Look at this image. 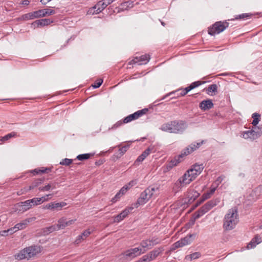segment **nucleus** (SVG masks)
Segmentation results:
<instances>
[{
	"label": "nucleus",
	"mask_w": 262,
	"mask_h": 262,
	"mask_svg": "<svg viewBox=\"0 0 262 262\" xmlns=\"http://www.w3.org/2000/svg\"><path fill=\"white\" fill-rule=\"evenodd\" d=\"M187 127L186 123L183 120L172 121L162 124L160 129L170 133L181 134Z\"/></svg>",
	"instance_id": "obj_1"
},
{
	"label": "nucleus",
	"mask_w": 262,
	"mask_h": 262,
	"mask_svg": "<svg viewBox=\"0 0 262 262\" xmlns=\"http://www.w3.org/2000/svg\"><path fill=\"white\" fill-rule=\"evenodd\" d=\"M238 222L237 209L234 207L228 210L223 220V228L225 230H231Z\"/></svg>",
	"instance_id": "obj_2"
},
{
	"label": "nucleus",
	"mask_w": 262,
	"mask_h": 262,
	"mask_svg": "<svg viewBox=\"0 0 262 262\" xmlns=\"http://www.w3.org/2000/svg\"><path fill=\"white\" fill-rule=\"evenodd\" d=\"M40 252V247L37 246H32L24 248L19 253L15 255V259L23 260L24 259H29L35 256Z\"/></svg>",
	"instance_id": "obj_3"
},
{
	"label": "nucleus",
	"mask_w": 262,
	"mask_h": 262,
	"mask_svg": "<svg viewBox=\"0 0 262 262\" xmlns=\"http://www.w3.org/2000/svg\"><path fill=\"white\" fill-rule=\"evenodd\" d=\"M203 143V141L201 142L194 143L190 145L188 147H186L184 150L182 151L181 155H179L178 159H172L169 163L167 165V169L169 170L173 166H176L180 162V158L184 156L189 155L194 150L198 148Z\"/></svg>",
	"instance_id": "obj_4"
},
{
	"label": "nucleus",
	"mask_w": 262,
	"mask_h": 262,
	"mask_svg": "<svg viewBox=\"0 0 262 262\" xmlns=\"http://www.w3.org/2000/svg\"><path fill=\"white\" fill-rule=\"evenodd\" d=\"M55 13L54 10L46 8L25 14L21 16L20 19L23 20H28L53 15Z\"/></svg>",
	"instance_id": "obj_5"
},
{
	"label": "nucleus",
	"mask_w": 262,
	"mask_h": 262,
	"mask_svg": "<svg viewBox=\"0 0 262 262\" xmlns=\"http://www.w3.org/2000/svg\"><path fill=\"white\" fill-rule=\"evenodd\" d=\"M220 202V198H216L207 202L194 214V219L196 220L207 212Z\"/></svg>",
	"instance_id": "obj_6"
},
{
	"label": "nucleus",
	"mask_w": 262,
	"mask_h": 262,
	"mask_svg": "<svg viewBox=\"0 0 262 262\" xmlns=\"http://www.w3.org/2000/svg\"><path fill=\"white\" fill-rule=\"evenodd\" d=\"M155 191V188H148L146 189L140 194L137 202L133 204V205L135 208H138L139 206L145 204L153 195Z\"/></svg>",
	"instance_id": "obj_7"
},
{
	"label": "nucleus",
	"mask_w": 262,
	"mask_h": 262,
	"mask_svg": "<svg viewBox=\"0 0 262 262\" xmlns=\"http://www.w3.org/2000/svg\"><path fill=\"white\" fill-rule=\"evenodd\" d=\"M115 0H101L97 2V3L90 8L88 11L89 14H97L101 13L105 8Z\"/></svg>",
	"instance_id": "obj_8"
},
{
	"label": "nucleus",
	"mask_w": 262,
	"mask_h": 262,
	"mask_svg": "<svg viewBox=\"0 0 262 262\" xmlns=\"http://www.w3.org/2000/svg\"><path fill=\"white\" fill-rule=\"evenodd\" d=\"M229 26V23L227 21L216 22L212 27L208 28V34L211 35L219 34L223 32Z\"/></svg>",
	"instance_id": "obj_9"
},
{
	"label": "nucleus",
	"mask_w": 262,
	"mask_h": 262,
	"mask_svg": "<svg viewBox=\"0 0 262 262\" xmlns=\"http://www.w3.org/2000/svg\"><path fill=\"white\" fill-rule=\"evenodd\" d=\"M260 128L258 127H253L251 129L243 132L242 137L246 139L254 140L260 136Z\"/></svg>",
	"instance_id": "obj_10"
},
{
	"label": "nucleus",
	"mask_w": 262,
	"mask_h": 262,
	"mask_svg": "<svg viewBox=\"0 0 262 262\" xmlns=\"http://www.w3.org/2000/svg\"><path fill=\"white\" fill-rule=\"evenodd\" d=\"M194 236V234H189L184 238L181 239L180 240L177 241L172 245L171 250H174L177 248L182 247L190 244L192 241V237Z\"/></svg>",
	"instance_id": "obj_11"
},
{
	"label": "nucleus",
	"mask_w": 262,
	"mask_h": 262,
	"mask_svg": "<svg viewBox=\"0 0 262 262\" xmlns=\"http://www.w3.org/2000/svg\"><path fill=\"white\" fill-rule=\"evenodd\" d=\"M150 56L148 54H145L140 57H135L130 62V64L137 63L138 65L145 64L150 59Z\"/></svg>",
	"instance_id": "obj_12"
},
{
	"label": "nucleus",
	"mask_w": 262,
	"mask_h": 262,
	"mask_svg": "<svg viewBox=\"0 0 262 262\" xmlns=\"http://www.w3.org/2000/svg\"><path fill=\"white\" fill-rule=\"evenodd\" d=\"M145 251H142V249L140 247H137L129 249L125 251V255L127 257H135L144 253Z\"/></svg>",
	"instance_id": "obj_13"
},
{
	"label": "nucleus",
	"mask_w": 262,
	"mask_h": 262,
	"mask_svg": "<svg viewBox=\"0 0 262 262\" xmlns=\"http://www.w3.org/2000/svg\"><path fill=\"white\" fill-rule=\"evenodd\" d=\"M186 180L182 179V180L179 178L174 184L172 187V191L176 193L180 191L182 188L186 186Z\"/></svg>",
	"instance_id": "obj_14"
},
{
	"label": "nucleus",
	"mask_w": 262,
	"mask_h": 262,
	"mask_svg": "<svg viewBox=\"0 0 262 262\" xmlns=\"http://www.w3.org/2000/svg\"><path fill=\"white\" fill-rule=\"evenodd\" d=\"M76 219L75 220H70L69 221L67 220L66 217H61L58 221L57 227L58 229H63L66 227L70 226L73 224L76 221Z\"/></svg>",
	"instance_id": "obj_15"
},
{
	"label": "nucleus",
	"mask_w": 262,
	"mask_h": 262,
	"mask_svg": "<svg viewBox=\"0 0 262 262\" xmlns=\"http://www.w3.org/2000/svg\"><path fill=\"white\" fill-rule=\"evenodd\" d=\"M35 219V217L28 218L23 221L22 222L17 224L13 228H12L14 229L15 232L18 230H22L27 227L29 223L34 221Z\"/></svg>",
	"instance_id": "obj_16"
},
{
	"label": "nucleus",
	"mask_w": 262,
	"mask_h": 262,
	"mask_svg": "<svg viewBox=\"0 0 262 262\" xmlns=\"http://www.w3.org/2000/svg\"><path fill=\"white\" fill-rule=\"evenodd\" d=\"M17 205L20 208L18 209L19 211L22 212L26 211L32 207V205L29 200L20 202Z\"/></svg>",
	"instance_id": "obj_17"
},
{
	"label": "nucleus",
	"mask_w": 262,
	"mask_h": 262,
	"mask_svg": "<svg viewBox=\"0 0 262 262\" xmlns=\"http://www.w3.org/2000/svg\"><path fill=\"white\" fill-rule=\"evenodd\" d=\"M213 106V103L211 100H203L200 103V107L203 111L211 108Z\"/></svg>",
	"instance_id": "obj_18"
},
{
	"label": "nucleus",
	"mask_w": 262,
	"mask_h": 262,
	"mask_svg": "<svg viewBox=\"0 0 262 262\" xmlns=\"http://www.w3.org/2000/svg\"><path fill=\"white\" fill-rule=\"evenodd\" d=\"M261 242V240L260 236L259 235H256L255 236L254 238L252 239L250 242L247 245V248L248 249L253 248L255 247V246L257 244L260 243Z\"/></svg>",
	"instance_id": "obj_19"
},
{
	"label": "nucleus",
	"mask_w": 262,
	"mask_h": 262,
	"mask_svg": "<svg viewBox=\"0 0 262 262\" xmlns=\"http://www.w3.org/2000/svg\"><path fill=\"white\" fill-rule=\"evenodd\" d=\"M200 195V193L196 191L189 189L187 191V197L188 198V202L191 203L194 201Z\"/></svg>",
	"instance_id": "obj_20"
},
{
	"label": "nucleus",
	"mask_w": 262,
	"mask_h": 262,
	"mask_svg": "<svg viewBox=\"0 0 262 262\" xmlns=\"http://www.w3.org/2000/svg\"><path fill=\"white\" fill-rule=\"evenodd\" d=\"M163 251V248L162 247H160L154 249L147 254L149 255L150 259L152 260L155 259Z\"/></svg>",
	"instance_id": "obj_21"
},
{
	"label": "nucleus",
	"mask_w": 262,
	"mask_h": 262,
	"mask_svg": "<svg viewBox=\"0 0 262 262\" xmlns=\"http://www.w3.org/2000/svg\"><path fill=\"white\" fill-rule=\"evenodd\" d=\"M152 148L148 147L145 149L142 154L140 155L137 159L136 162H142L151 152Z\"/></svg>",
	"instance_id": "obj_22"
},
{
	"label": "nucleus",
	"mask_w": 262,
	"mask_h": 262,
	"mask_svg": "<svg viewBox=\"0 0 262 262\" xmlns=\"http://www.w3.org/2000/svg\"><path fill=\"white\" fill-rule=\"evenodd\" d=\"M91 231L88 230H85L81 235L77 236L75 243L78 244L81 241L84 240L91 234Z\"/></svg>",
	"instance_id": "obj_23"
},
{
	"label": "nucleus",
	"mask_w": 262,
	"mask_h": 262,
	"mask_svg": "<svg viewBox=\"0 0 262 262\" xmlns=\"http://www.w3.org/2000/svg\"><path fill=\"white\" fill-rule=\"evenodd\" d=\"M53 22V20H51L50 19L44 18L37 20L35 21V23L37 24L38 27H39L47 26L50 24L51 23H52Z\"/></svg>",
	"instance_id": "obj_24"
},
{
	"label": "nucleus",
	"mask_w": 262,
	"mask_h": 262,
	"mask_svg": "<svg viewBox=\"0 0 262 262\" xmlns=\"http://www.w3.org/2000/svg\"><path fill=\"white\" fill-rule=\"evenodd\" d=\"M138 118H139L138 114L135 112L125 117L123 119L124 123H127Z\"/></svg>",
	"instance_id": "obj_25"
},
{
	"label": "nucleus",
	"mask_w": 262,
	"mask_h": 262,
	"mask_svg": "<svg viewBox=\"0 0 262 262\" xmlns=\"http://www.w3.org/2000/svg\"><path fill=\"white\" fill-rule=\"evenodd\" d=\"M67 205V203L61 202L59 203L53 202V211L61 210L63 207Z\"/></svg>",
	"instance_id": "obj_26"
},
{
	"label": "nucleus",
	"mask_w": 262,
	"mask_h": 262,
	"mask_svg": "<svg viewBox=\"0 0 262 262\" xmlns=\"http://www.w3.org/2000/svg\"><path fill=\"white\" fill-rule=\"evenodd\" d=\"M16 136H17L16 133L14 132H11L8 134L5 135V136L2 137L1 138H0V144H1L3 142L8 141L9 139H10L11 138L15 137Z\"/></svg>",
	"instance_id": "obj_27"
},
{
	"label": "nucleus",
	"mask_w": 262,
	"mask_h": 262,
	"mask_svg": "<svg viewBox=\"0 0 262 262\" xmlns=\"http://www.w3.org/2000/svg\"><path fill=\"white\" fill-rule=\"evenodd\" d=\"M252 118L253 119L252 122L253 127H256V125L260 121V115L256 113H253L252 115Z\"/></svg>",
	"instance_id": "obj_28"
},
{
	"label": "nucleus",
	"mask_w": 262,
	"mask_h": 262,
	"mask_svg": "<svg viewBox=\"0 0 262 262\" xmlns=\"http://www.w3.org/2000/svg\"><path fill=\"white\" fill-rule=\"evenodd\" d=\"M43 181L42 179H37L32 183L31 185L28 187L29 190L34 189L35 188L38 187Z\"/></svg>",
	"instance_id": "obj_29"
},
{
	"label": "nucleus",
	"mask_w": 262,
	"mask_h": 262,
	"mask_svg": "<svg viewBox=\"0 0 262 262\" xmlns=\"http://www.w3.org/2000/svg\"><path fill=\"white\" fill-rule=\"evenodd\" d=\"M189 172L186 171L181 177L180 178L182 180V179H184L186 180V186L189 184L192 181H193L192 179L190 176V174H188Z\"/></svg>",
	"instance_id": "obj_30"
},
{
	"label": "nucleus",
	"mask_w": 262,
	"mask_h": 262,
	"mask_svg": "<svg viewBox=\"0 0 262 262\" xmlns=\"http://www.w3.org/2000/svg\"><path fill=\"white\" fill-rule=\"evenodd\" d=\"M135 207L134 206V205H133V204L132 205V206L130 207H127L126 208H125L124 210H123L121 213V215H122V217H123V218L124 219L125 217H126L127 215L130 212V211H132V210L135 208Z\"/></svg>",
	"instance_id": "obj_31"
},
{
	"label": "nucleus",
	"mask_w": 262,
	"mask_h": 262,
	"mask_svg": "<svg viewBox=\"0 0 262 262\" xmlns=\"http://www.w3.org/2000/svg\"><path fill=\"white\" fill-rule=\"evenodd\" d=\"M94 154H84L79 155L77 156V159L79 161H83L84 160L89 159L91 156H93Z\"/></svg>",
	"instance_id": "obj_32"
},
{
	"label": "nucleus",
	"mask_w": 262,
	"mask_h": 262,
	"mask_svg": "<svg viewBox=\"0 0 262 262\" xmlns=\"http://www.w3.org/2000/svg\"><path fill=\"white\" fill-rule=\"evenodd\" d=\"M29 200L31 202L32 206L38 205L42 203V199L39 198H34Z\"/></svg>",
	"instance_id": "obj_33"
},
{
	"label": "nucleus",
	"mask_w": 262,
	"mask_h": 262,
	"mask_svg": "<svg viewBox=\"0 0 262 262\" xmlns=\"http://www.w3.org/2000/svg\"><path fill=\"white\" fill-rule=\"evenodd\" d=\"M125 123H124V120H121L118 121H117L115 124H114L111 127H110L108 128V130H116L119 127H120L121 125H122L123 124H125Z\"/></svg>",
	"instance_id": "obj_34"
},
{
	"label": "nucleus",
	"mask_w": 262,
	"mask_h": 262,
	"mask_svg": "<svg viewBox=\"0 0 262 262\" xmlns=\"http://www.w3.org/2000/svg\"><path fill=\"white\" fill-rule=\"evenodd\" d=\"M140 246L142 248H148V249H151L152 247L149 239L141 241L140 243Z\"/></svg>",
	"instance_id": "obj_35"
},
{
	"label": "nucleus",
	"mask_w": 262,
	"mask_h": 262,
	"mask_svg": "<svg viewBox=\"0 0 262 262\" xmlns=\"http://www.w3.org/2000/svg\"><path fill=\"white\" fill-rule=\"evenodd\" d=\"M51 170L50 168H42L41 169H35L33 172L35 174L49 173Z\"/></svg>",
	"instance_id": "obj_36"
},
{
	"label": "nucleus",
	"mask_w": 262,
	"mask_h": 262,
	"mask_svg": "<svg viewBox=\"0 0 262 262\" xmlns=\"http://www.w3.org/2000/svg\"><path fill=\"white\" fill-rule=\"evenodd\" d=\"M204 168L203 164H194L193 165L191 169H193L198 173L200 174Z\"/></svg>",
	"instance_id": "obj_37"
},
{
	"label": "nucleus",
	"mask_w": 262,
	"mask_h": 262,
	"mask_svg": "<svg viewBox=\"0 0 262 262\" xmlns=\"http://www.w3.org/2000/svg\"><path fill=\"white\" fill-rule=\"evenodd\" d=\"M217 89V86L216 84H211L208 86V88L207 90V94L210 95V93L211 92H213V93L216 92ZM211 95H213V94H211Z\"/></svg>",
	"instance_id": "obj_38"
},
{
	"label": "nucleus",
	"mask_w": 262,
	"mask_h": 262,
	"mask_svg": "<svg viewBox=\"0 0 262 262\" xmlns=\"http://www.w3.org/2000/svg\"><path fill=\"white\" fill-rule=\"evenodd\" d=\"M15 232L14 231V229L10 228L7 230H3L0 232V235L1 236H5L9 235V234H11Z\"/></svg>",
	"instance_id": "obj_39"
},
{
	"label": "nucleus",
	"mask_w": 262,
	"mask_h": 262,
	"mask_svg": "<svg viewBox=\"0 0 262 262\" xmlns=\"http://www.w3.org/2000/svg\"><path fill=\"white\" fill-rule=\"evenodd\" d=\"M129 147H130V145L128 144H126V145L120 147L119 149V152L120 156L123 155L125 153V152L128 149Z\"/></svg>",
	"instance_id": "obj_40"
},
{
	"label": "nucleus",
	"mask_w": 262,
	"mask_h": 262,
	"mask_svg": "<svg viewBox=\"0 0 262 262\" xmlns=\"http://www.w3.org/2000/svg\"><path fill=\"white\" fill-rule=\"evenodd\" d=\"M251 14L249 13H243L238 15H237L235 17V19H247L251 17Z\"/></svg>",
	"instance_id": "obj_41"
},
{
	"label": "nucleus",
	"mask_w": 262,
	"mask_h": 262,
	"mask_svg": "<svg viewBox=\"0 0 262 262\" xmlns=\"http://www.w3.org/2000/svg\"><path fill=\"white\" fill-rule=\"evenodd\" d=\"M73 162L72 159L65 158L62 159L59 163L60 165L68 166L70 165Z\"/></svg>",
	"instance_id": "obj_42"
},
{
	"label": "nucleus",
	"mask_w": 262,
	"mask_h": 262,
	"mask_svg": "<svg viewBox=\"0 0 262 262\" xmlns=\"http://www.w3.org/2000/svg\"><path fill=\"white\" fill-rule=\"evenodd\" d=\"M186 171H189V172L188 174H190V177L191 179H192L193 180L196 178V177L200 174L199 173H198L195 171H194L193 169H189L187 170Z\"/></svg>",
	"instance_id": "obj_43"
},
{
	"label": "nucleus",
	"mask_w": 262,
	"mask_h": 262,
	"mask_svg": "<svg viewBox=\"0 0 262 262\" xmlns=\"http://www.w3.org/2000/svg\"><path fill=\"white\" fill-rule=\"evenodd\" d=\"M51 184H48L45 186L39 187L38 189L40 191H48L51 189Z\"/></svg>",
	"instance_id": "obj_44"
},
{
	"label": "nucleus",
	"mask_w": 262,
	"mask_h": 262,
	"mask_svg": "<svg viewBox=\"0 0 262 262\" xmlns=\"http://www.w3.org/2000/svg\"><path fill=\"white\" fill-rule=\"evenodd\" d=\"M201 254L199 252L193 253L189 255H188L187 257L190 259V260L195 259L199 258Z\"/></svg>",
	"instance_id": "obj_45"
},
{
	"label": "nucleus",
	"mask_w": 262,
	"mask_h": 262,
	"mask_svg": "<svg viewBox=\"0 0 262 262\" xmlns=\"http://www.w3.org/2000/svg\"><path fill=\"white\" fill-rule=\"evenodd\" d=\"M30 191L28 189V187H25L22 189H21L20 190L18 191L17 192V195H21L22 194H25L28 191Z\"/></svg>",
	"instance_id": "obj_46"
},
{
	"label": "nucleus",
	"mask_w": 262,
	"mask_h": 262,
	"mask_svg": "<svg viewBox=\"0 0 262 262\" xmlns=\"http://www.w3.org/2000/svg\"><path fill=\"white\" fill-rule=\"evenodd\" d=\"M102 82L103 80L100 79L96 81L92 85V86L95 89L98 88L102 84Z\"/></svg>",
	"instance_id": "obj_47"
},
{
	"label": "nucleus",
	"mask_w": 262,
	"mask_h": 262,
	"mask_svg": "<svg viewBox=\"0 0 262 262\" xmlns=\"http://www.w3.org/2000/svg\"><path fill=\"white\" fill-rule=\"evenodd\" d=\"M149 240L150 243L151 244L152 247L160 243V240L157 237H152L151 238L149 239Z\"/></svg>",
	"instance_id": "obj_48"
},
{
	"label": "nucleus",
	"mask_w": 262,
	"mask_h": 262,
	"mask_svg": "<svg viewBox=\"0 0 262 262\" xmlns=\"http://www.w3.org/2000/svg\"><path fill=\"white\" fill-rule=\"evenodd\" d=\"M224 177L222 176L219 177L213 183V185H214L216 187H218V186L220 185V183H221Z\"/></svg>",
	"instance_id": "obj_49"
},
{
	"label": "nucleus",
	"mask_w": 262,
	"mask_h": 262,
	"mask_svg": "<svg viewBox=\"0 0 262 262\" xmlns=\"http://www.w3.org/2000/svg\"><path fill=\"white\" fill-rule=\"evenodd\" d=\"M140 262H149L151 261L149 257L148 254L144 255L140 259Z\"/></svg>",
	"instance_id": "obj_50"
},
{
	"label": "nucleus",
	"mask_w": 262,
	"mask_h": 262,
	"mask_svg": "<svg viewBox=\"0 0 262 262\" xmlns=\"http://www.w3.org/2000/svg\"><path fill=\"white\" fill-rule=\"evenodd\" d=\"M201 84V83L200 81H195L194 82H192L189 86H190V89H193L198 86H199Z\"/></svg>",
	"instance_id": "obj_51"
},
{
	"label": "nucleus",
	"mask_w": 262,
	"mask_h": 262,
	"mask_svg": "<svg viewBox=\"0 0 262 262\" xmlns=\"http://www.w3.org/2000/svg\"><path fill=\"white\" fill-rule=\"evenodd\" d=\"M128 189V187L126 186V185H124L123 187H122L121 189L119 191V193L120 195H123L124 194L126 193L127 190Z\"/></svg>",
	"instance_id": "obj_52"
},
{
	"label": "nucleus",
	"mask_w": 262,
	"mask_h": 262,
	"mask_svg": "<svg viewBox=\"0 0 262 262\" xmlns=\"http://www.w3.org/2000/svg\"><path fill=\"white\" fill-rule=\"evenodd\" d=\"M121 196L122 195H120L119 192H117V194L115 195V196L112 199L111 202L112 203L116 202L120 199V198Z\"/></svg>",
	"instance_id": "obj_53"
},
{
	"label": "nucleus",
	"mask_w": 262,
	"mask_h": 262,
	"mask_svg": "<svg viewBox=\"0 0 262 262\" xmlns=\"http://www.w3.org/2000/svg\"><path fill=\"white\" fill-rule=\"evenodd\" d=\"M137 184V181L136 180H132L131 181H130L128 183H127V184H126V186H127L129 189H130L132 187L135 186V185Z\"/></svg>",
	"instance_id": "obj_54"
},
{
	"label": "nucleus",
	"mask_w": 262,
	"mask_h": 262,
	"mask_svg": "<svg viewBox=\"0 0 262 262\" xmlns=\"http://www.w3.org/2000/svg\"><path fill=\"white\" fill-rule=\"evenodd\" d=\"M148 111V109L144 108L142 109L141 110H139L136 112V113L138 114L139 118L141 116H142L143 115L146 113V112Z\"/></svg>",
	"instance_id": "obj_55"
},
{
	"label": "nucleus",
	"mask_w": 262,
	"mask_h": 262,
	"mask_svg": "<svg viewBox=\"0 0 262 262\" xmlns=\"http://www.w3.org/2000/svg\"><path fill=\"white\" fill-rule=\"evenodd\" d=\"M123 219H124L123 217H122V215H121V214L120 213L115 217L114 222L118 223V222L121 221L122 220H123Z\"/></svg>",
	"instance_id": "obj_56"
},
{
	"label": "nucleus",
	"mask_w": 262,
	"mask_h": 262,
	"mask_svg": "<svg viewBox=\"0 0 262 262\" xmlns=\"http://www.w3.org/2000/svg\"><path fill=\"white\" fill-rule=\"evenodd\" d=\"M43 208L53 211V202L46 204L43 207Z\"/></svg>",
	"instance_id": "obj_57"
},
{
	"label": "nucleus",
	"mask_w": 262,
	"mask_h": 262,
	"mask_svg": "<svg viewBox=\"0 0 262 262\" xmlns=\"http://www.w3.org/2000/svg\"><path fill=\"white\" fill-rule=\"evenodd\" d=\"M52 196H53L52 194H47L45 196H43L40 198L42 199V201L43 203L44 202L48 201L49 200V198L48 197L49 196L50 198H51L52 197Z\"/></svg>",
	"instance_id": "obj_58"
},
{
	"label": "nucleus",
	"mask_w": 262,
	"mask_h": 262,
	"mask_svg": "<svg viewBox=\"0 0 262 262\" xmlns=\"http://www.w3.org/2000/svg\"><path fill=\"white\" fill-rule=\"evenodd\" d=\"M217 187L213 184L210 188V191H209V193L212 195L215 192Z\"/></svg>",
	"instance_id": "obj_59"
},
{
	"label": "nucleus",
	"mask_w": 262,
	"mask_h": 262,
	"mask_svg": "<svg viewBox=\"0 0 262 262\" xmlns=\"http://www.w3.org/2000/svg\"><path fill=\"white\" fill-rule=\"evenodd\" d=\"M211 194L209 193V192H207L206 193H204L203 195H202V198H204L205 199H208L209 198H210L211 196Z\"/></svg>",
	"instance_id": "obj_60"
},
{
	"label": "nucleus",
	"mask_w": 262,
	"mask_h": 262,
	"mask_svg": "<svg viewBox=\"0 0 262 262\" xmlns=\"http://www.w3.org/2000/svg\"><path fill=\"white\" fill-rule=\"evenodd\" d=\"M30 4V1L28 0H24L21 2V4L23 5L27 6Z\"/></svg>",
	"instance_id": "obj_61"
},
{
	"label": "nucleus",
	"mask_w": 262,
	"mask_h": 262,
	"mask_svg": "<svg viewBox=\"0 0 262 262\" xmlns=\"http://www.w3.org/2000/svg\"><path fill=\"white\" fill-rule=\"evenodd\" d=\"M55 229H56L55 226H51V227L48 228V230L50 232H53Z\"/></svg>",
	"instance_id": "obj_62"
},
{
	"label": "nucleus",
	"mask_w": 262,
	"mask_h": 262,
	"mask_svg": "<svg viewBox=\"0 0 262 262\" xmlns=\"http://www.w3.org/2000/svg\"><path fill=\"white\" fill-rule=\"evenodd\" d=\"M186 94H187V93H185V92L184 91H183V90H182V91L179 94H178V97L184 96Z\"/></svg>",
	"instance_id": "obj_63"
},
{
	"label": "nucleus",
	"mask_w": 262,
	"mask_h": 262,
	"mask_svg": "<svg viewBox=\"0 0 262 262\" xmlns=\"http://www.w3.org/2000/svg\"><path fill=\"white\" fill-rule=\"evenodd\" d=\"M190 89V86H188L185 88V89L183 90V91H184L185 92V93L187 94L188 92H189L191 90V89Z\"/></svg>",
	"instance_id": "obj_64"
}]
</instances>
